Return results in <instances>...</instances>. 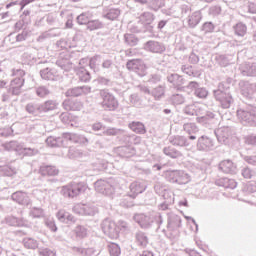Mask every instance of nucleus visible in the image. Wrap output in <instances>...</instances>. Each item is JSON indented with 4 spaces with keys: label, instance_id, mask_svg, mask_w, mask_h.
Instances as JSON below:
<instances>
[{
    "label": "nucleus",
    "instance_id": "nucleus-1",
    "mask_svg": "<svg viewBox=\"0 0 256 256\" xmlns=\"http://www.w3.org/2000/svg\"><path fill=\"white\" fill-rule=\"evenodd\" d=\"M165 178L169 183H178V185H187V183L191 181L189 174L185 173L183 170L167 171Z\"/></svg>",
    "mask_w": 256,
    "mask_h": 256
},
{
    "label": "nucleus",
    "instance_id": "nucleus-2",
    "mask_svg": "<svg viewBox=\"0 0 256 256\" xmlns=\"http://www.w3.org/2000/svg\"><path fill=\"white\" fill-rule=\"evenodd\" d=\"M94 188L97 193H101L107 197L115 195V181H113V179L98 180L94 183Z\"/></svg>",
    "mask_w": 256,
    "mask_h": 256
},
{
    "label": "nucleus",
    "instance_id": "nucleus-3",
    "mask_svg": "<svg viewBox=\"0 0 256 256\" xmlns=\"http://www.w3.org/2000/svg\"><path fill=\"white\" fill-rule=\"evenodd\" d=\"M73 213L76 215H82L84 217H95L99 213V208L95 204H75L72 208Z\"/></svg>",
    "mask_w": 256,
    "mask_h": 256
},
{
    "label": "nucleus",
    "instance_id": "nucleus-4",
    "mask_svg": "<svg viewBox=\"0 0 256 256\" xmlns=\"http://www.w3.org/2000/svg\"><path fill=\"white\" fill-rule=\"evenodd\" d=\"M101 229L104 235H107V237L110 239H119V233H121V229L114 221L105 219L101 223Z\"/></svg>",
    "mask_w": 256,
    "mask_h": 256
},
{
    "label": "nucleus",
    "instance_id": "nucleus-5",
    "mask_svg": "<svg viewBox=\"0 0 256 256\" xmlns=\"http://www.w3.org/2000/svg\"><path fill=\"white\" fill-rule=\"evenodd\" d=\"M84 189L83 184L72 183L62 187L61 193L64 197H77Z\"/></svg>",
    "mask_w": 256,
    "mask_h": 256
},
{
    "label": "nucleus",
    "instance_id": "nucleus-6",
    "mask_svg": "<svg viewBox=\"0 0 256 256\" xmlns=\"http://www.w3.org/2000/svg\"><path fill=\"white\" fill-rule=\"evenodd\" d=\"M130 191L128 193L130 199H135L137 195H141V193L145 192L147 189V184L145 181H135L130 184Z\"/></svg>",
    "mask_w": 256,
    "mask_h": 256
},
{
    "label": "nucleus",
    "instance_id": "nucleus-7",
    "mask_svg": "<svg viewBox=\"0 0 256 256\" xmlns=\"http://www.w3.org/2000/svg\"><path fill=\"white\" fill-rule=\"evenodd\" d=\"M134 221L140 225L142 229H149L153 225V216L151 214H136Z\"/></svg>",
    "mask_w": 256,
    "mask_h": 256
},
{
    "label": "nucleus",
    "instance_id": "nucleus-8",
    "mask_svg": "<svg viewBox=\"0 0 256 256\" xmlns=\"http://www.w3.org/2000/svg\"><path fill=\"white\" fill-rule=\"evenodd\" d=\"M11 199L12 201H15V203H18V205H29V203H31V199L27 193L23 191L14 192L11 195Z\"/></svg>",
    "mask_w": 256,
    "mask_h": 256
},
{
    "label": "nucleus",
    "instance_id": "nucleus-9",
    "mask_svg": "<svg viewBox=\"0 0 256 256\" xmlns=\"http://www.w3.org/2000/svg\"><path fill=\"white\" fill-rule=\"evenodd\" d=\"M56 217L61 223H75L77 221L75 216L65 210H59Z\"/></svg>",
    "mask_w": 256,
    "mask_h": 256
},
{
    "label": "nucleus",
    "instance_id": "nucleus-10",
    "mask_svg": "<svg viewBox=\"0 0 256 256\" xmlns=\"http://www.w3.org/2000/svg\"><path fill=\"white\" fill-rule=\"evenodd\" d=\"M169 231H175V229H179L181 227V217L178 215L172 214L168 217V225Z\"/></svg>",
    "mask_w": 256,
    "mask_h": 256
},
{
    "label": "nucleus",
    "instance_id": "nucleus-11",
    "mask_svg": "<svg viewBox=\"0 0 256 256\" xmlns=\"http://www.w3.org/2000/svg\"><path fill=\"white\" fill-rule=\"evenodd\" d=\"M39 171L43 176L48 175L49 177H55L56 175H59V169L51 165L41 166Z\"/></svg>",
    "mask_w": 256,
    "mask_h": 256
},
{
    "label": "nucleus",
    "instance_id": "nucleus-12",
    "mask_svg": "<svg viewBox=\"0 0 256 256\" xmlns=\"http://www.w3.org/2000/svg\"><path fill=\"white\" fill-rule=\"evenodd\" d=\"M220 171L223 173H236L237 167L233 164V161H222L219 164Z\"/></svg>",
    "mask_w": 256,
    "mask_h": 256
},
{
    "label": "nucleus",
    "instance_id": "nucleus-13",
    "mask_svg": "<svg viewBox=\"0 0 256 256\" xmlns=\"http://www.w3.org/2000/svg\"><path fill=\"white\" fill-rule=\"evenodd\" d=\"M72 251L76 253V255H81V256H92V255H97V251L93 248H81L74 246L72 247Z\"/></svg>",
    "mask_w": 256,
    "mask_h": 256
},
{
    "label": "nucleus",
    "instance_id": "nucleus-14",
    "mask_svg": "<svg viewBox=\"0 0 256 256\" xmlns=\"http://www.w3.org/2000/svg\"><path fill=\"white\" fill-rule=\"evenodd\" d=\"M129 71H139V69L145 70V64L140 59L130 60L126 64Z\"/></svg>",
    "mask_w": 256,
    "mask_h": 256
},
{
    "label": "nucleus",
    "instance_id": "nucleus-15",
    "mask_svg": "<svg viewBox=\"0 0 256 256\" xmlns=\"http://www.w3.org/2000/svg\"><path fill=\"white\" fill-rule=\"evenodd\" d=\"M23 85H25V80H23V78H15L11 82V89L13 95H19V93H21V87H23Z\"/></svg>",
    "mask_w": 256,
    "mask_h": 256
},
{
    "label": "nucleus",
    "instance_id": "nucleus-16",
    "mask_svg": "<svg viewBox=\"0 0 256 256\" xmlns=\"http://www.w3.org/2000/svg\"><path fill=\"white\" fill-rule=\"evenodd\" d=\"M129 128L134 133H138L140 135H145V133H147V130L145 129V125H143V123L141 122H132L129 124Z\"/></svg>",
    "mask_w": 256,
    "mask_h": 256
},
{
    "label": "nucleus",
    "instance_id": "nucleus-17",
    "mask_svg": "<svg viewBox=\"0 0 256 256\" xmlns=\"http://www.w3.org/2000/svg\"><path fill=\"white\" fill-rule=\"evenodd\" d=\"M135 237H136V243L139 247L145 248L149 244V238H147V235H145V233L137 232Z\"/></svg>",
    "mask_w": 256,
    "mask_h": 256
},
{
    "label": "nucleus",
    "instance_id": "nucleus-18",
    "mask_svg": "<svg viewBox=\"0 0 256 256\" xmlns=\"http://www.w3.org/2000/svg\"><path fill=\"white\" fill-rule=\"evenodd\" d=\"M15 173H17V171L9 165L0 166V177H11L15 175Z\"/></svg>",
    "mask_w": 256,
    "mask_h": 256
},
{
    "label": "nucleus",
    "instance_id": "nucleus-19",
    "mask_svg": "<svg viewBox=\"0 0 256 256\" xmlns=\"http://www.w3.org/2000/svg\"><path fill=\"white\" fill-rule=\"evenodd\" d=\"M23 245L26 249H37L39 247V242L33 238H24Z\"/></svg>",
    "mask_w": 256,
    "mask_h": 256
},
{
    "label": "nucleus",
    "instance_id": "nucleus-20",
    "mask_svg": "<svg viewBox=\"0 0 256 256\" xmlns=\"http://www.w3.org/2000/svg\"><path fill=\"white\" fill-rule=\"evenodd\" d=\"M222 183L217 182V185H220V187H226V189H236L237 188V182L234 180H229L227 178H223Z\"/></svg>",
    "mask_w": 256,
    "mask_h": 256
},
{
    "label": "nucleus",
    "instance_id": "nucleus-21",
    "mask_svg": "<svg viewBox=\"0 0 256 256\" xmlns=\"http://www.w3.org/2000/svg\"><path fill=\"white\" fill-rule=\"evenodd\" d=\"M74 232L76 237H78L79 239H85V237H87V228H85V226H82V225L76 226V228L74 229Z\"/></svg>",
    "mask_w": 256,
    "mask_h": 256
},
{
    "label": "nucleus",
    "instance_id": "nucleus-22",
    "mask_svg": "<svg viewBox=\"0 0 256 256\" xmlns=\"http://www.w3.org/2000/svg\"><path fill=\"white\" fill-rule=\"evenodd\" d=\"M109 253L111 256H120L121 255V248L119 245L112 243L108 245Z\"/></svg>",
    "mask_w": 256,
    "mask_h": 256
},
{
    "label": "nucleus",
    "instance_id": "nucleus-23",
    "mask_svg": "<svg viewBox=\"0 0 256 256\" xmlns=\"http://www.w3.org/2000/svg\"><path fill=\"white\" fill-rule=\"evenodd\" d=\"M235 33L239 37H244V35L247 33V26L242 23L237 24L235 27Z\"/></svg>",
    "mask_w": 256,
    "mask_h": 256
},
{
    "label": "nucleus",
    "instance_id": "nucleus-24",
    "mask_svg": "<svg viewBox=\"0 0 256 256\" xmlns=\"http://www.w3.org/2000/svg\"><path fill=\"white\" fill-rule=\"evenodd\" d=\"M125 41L126 43H128V45H131L132 47L137 45V43H139V39L136 38V36L133 34H126Z\"/></svg>",
    "mask_w": 256,
    "mask_h": 256
},
{
    "label": "nucleus",
    "instance_id": "nucleus-25",
    "mask_svg": "<svg viewBox=\"0 0 256 256\" xmlns=\"http://www.w3.org/2000/svg\"><path fill=\"white\" fill-rule=\"evenodd\" d=\"M87 27L89 31H97V29H101V22L99 20L89 21Z\"/></svg>",
    "mask_w": 256,
    "mask_h": 256
},
{
    "label": "nucleus",
    "instance_id": "nucleus-26",
    "mask_svg": "<svg viewBox=\"0 0 256 256\" xmlns=\"http://www.w3.org/2000/svg\"><path fill=\"white\" fill-rule=\"evenodd\" d=\"M44 223L48 229L52 230L54 233L57 231V225H55V219L45 218Z\"/></svg>",
    "mask_w": 256,
    "mask_h": 256
},
{
    "label": "nucleus",
    "instance_id": "nucleus-27",
    "mask_svg": "<svg viewBox=\"0 0 256 256\" xmlns=\"http://www.w3.org/2000/svg\"><path fill=\"white\" fill-rule=\"evenodd\" d=\"M30 217H33L34 219H39V217H43V209L41 208H32L30 210Z\"/></svg>",
    "mask_w": 256,
    "mask_h": 256
},
{
    "label": "nucleus",
    "instance_id": "nucleus-28",
    "mask_svg": "<svg viewBox=\"0 0 256 256\" xmlns=\"http://www.w3.org/2000/svg\"><path fill=\"white\" fill-rule=\"evenodd\" d=\"M209 145H211L209 138L202 137L198 141V147H200V149H207Z\"/></svg>",
    "mask_w": 256,
    "mask_h": 256
},
{
    "label": "nucleus",
    "instance_id": "nucleus-29",
    "mask_svg": "<svg viewBox=\"0 0 256 256\" xmlns=\"http://www.w3.org/2000/svg\"><path fill=\"white\" fill-rule=\"evenodd\" d=\"M161 197H163V199H165V201H167V203H171V201H173V192L171 190H164V192H162V194L160 195Z\"/></svg>",
    "mask_w": 256,
    "mask_h": 256
},
{
    "label": "nucleus",
    "instance_id": "nucleus-30",
    "mask_svg": "<svg viewBox=\"0 0 256 256\" xmlns=\"http://www.w3.org/2000/svg\"><path fill=\"white\" fill-rule=\"evenodd\" d=\"M202 31H204V33H213V31H215V25H213L212 22H206L202 26Z\"/></svg>",
    "mask_w": 256,
    "mask_h": 256
},
{
    "label": "nucleus",
    "instance_id": "nucleus-31",
    "mask_svg": "<svg viewBox=\"0 0 256 256\" xmlns=\"http://www.w3.org/2000/svg\"><path fill=\"white\" fill-rule=\"evenodd\" d=\"M120 15V11L119 9H111L108 13H107V17L108 19H110L111 21H115V19H117Z\"/></svg>",
    "mask_w": 256,
    "mask_h": 256
},
{
    "label": "nucleus",
    "instance_id": "nucleus-32",
    "mask_svg": "<svg viewBox=\"0 0 256 256\" xmlns=\"http://www.w3.org/2000/svg\"><path fill=\"white\" fill-rule=\"evenodd\" d=\"M77 21L80 25H88L89 24V16L87 14H81L77 17Z\"/></svg>",
    "mask_w": 256,
    "mask_h": 256
},
{
    "label": "nucleus",
    "instance_id": "nucleus-33",
    "mask_svg": "<svg viewBox=\"0 0 256 256\" xmlns=\"http://www.w3.org/2000/svg\"><path fill=\"white\" fill-rule=\"evenodd\" d=\"M38 253L40 256H55V252L49 248H40Z\"/></svg>",
    "mask_w": 256,
    "mask_h": 256
},
{
    "label": "nucleus",
    "instance_id": "nucleus-34",
    "mask_svg": "<svg viewBox=\"0 0 256 256\" xmlns=\"http://www.w3.org/2000/svg\"><path fill=\"white\" fill-rule=\"evenodd\" d=\"M164 190L166 189L165 186H163V184L158 182L154 185V191L155 193H157V195H163Z\"/></svg>",
    "mask_w": 256,
    "mask_h": 256
},
{
    "label": "nucleus",
    "instance_id": "nucleus-35",
    "mask_svg": "<svg viewBox=\"0 0 256 256\" xmlns=\"http://www.w3.org/2000/svg\"><path fill=\"white\" fill-rule=\"evenodd\" d=\"M129 194L128 196H126V198H124L121 202H120V205L122 207H133V202L129 201Z\"/></svg>",
    "mask_w": 256,
    "mask_h": 256
},
{
    "label": "nucleus",
    "instance_id": "nucleus-36",
    "mask_svg": "<svg viewBox=\"0 0 256 256\" xmlns=\"http://www.w3.org/2000/svg\"><path fill=\"white\" fill-rule=\"evenodd\" d=\"M37 153V150L32 149V148H25L23 150V154L26 155L27 157H33Z\"/></svg>",
    "mask_w": 256,
    "mask_h": 256
},
{
    "label": "nucleus",
    "instance_id": "nucleus-37",
    "mask_svg": "<svg viewBox=\"0 0 256 256\" xmlns=\"http://www.w3.org/2000/svg\"><path fill=\"white\" fill-rule=\"evenodd\" d=\"M107 167H109V162H98L97 171H107Z\"/></svg>",
    "mask_w": 256,
    "mask_h": 256
},
{
    "label": "nucleus",
    "instance_id": "nucleus-38",
    "mask_svg": "<svg viewBox=\"0 0 256 256\" xmlns=\"http://www.w3.org/2000/svg\"><path fill=\"white\" fill-rule=\"evenodd\" d=\"M242 175H243V178H244V179H251V177H252L251 169H249V168H244V169L242 170Z\"/></svg>",
    "mask_w": 256,
    "mask_h": 256
},
{
    "label": "nucleus",
    "instance_id": "nucleus-39",
    "mask_svg": "<svg viewBox=\"0 0 256 256\" xmlns=\"http://www.w3.org/2000/svg\"><path fill=\"white\" fill-rule=\"evenodd\" d=\"M118 227H119L120 231H127L129 229V224H127V222H125V221H119Z\"/></svg>",
    "mask_w": 256,
    "mask_h": 256
},
{
    "label": "nucleus",
    "instance_id": "nucleus-40",
    "mask_svg": "<svg viewBox=\"0 0 256 256\" xmlns=\"http://www.w3.org/2000/svg\"><path fill=\"white\" fill-rule=\"evenodd\" d=\"M105 105H107L109 109H115V107H117V101H115L113 98H110V102H106Z\"/></svg>",
    "mask_w": 256,
    "mask_h": 256
},
{
    "label": "nucleus",
    "instance_id": "nucleus-41",
    "mask_svg": "<svg viewBox=\"0 0 256 256\" xmlns=\"http://www.w3.org/2000/svg\"><path fill=\"white\" fill-rule=\"evenodd\" d=\"M197 97H200L201 99H205V97H207V91H205L204 89L198 90Z\"/></svg>",
    "mask_w": 256,
    "mask_h": 256
},
{
    "label": "nucleus",
    "instance_id": "nucleus-42",
    "mask_svg": "<svg viewBox=\"0 0 256 256\" xmlns=\"http://www.w3.org/2000/svg\"><path fill=\"white\" fill-rule=\"evenodd\" d=\"M7 222L9 223V225H12L13 227L19 225L17 223V218H15V217L7 218Z\"/></svg>",
    "mask_w": 256,
    "mask_h": 256
},
{
    "label": "nucleus",
    "instance_id": "nucleus-43",
    "mask_svg": "<svg viewBox=\"0 0 256 256\" xmlns=\"http://www.w3.org/2000/svg\"><path fill=\"white\" fill-rule=\"evenodd\" d=\"M159 209L161 211H167V209H169V204H167V202H164V203L159 205Z\"/></svg>",
    "mask_w": 256,
    "mask_h": 256
},
{
    "label": "nucleus",
    "instance_id": "nucleus-44",
    "mask_svg": "<svg viewBox=\"0 0 256 256\" xmlns=\"http://www.w3.org/2000/svg\"><path fill=\"white\" fill-rule=\"evenodd\" d=\"M138 256H153V252L145 250V251L138 253Z\"/></svg>",
    "mask_w": 256,
    "mask_h": 256
},
{
    "label": "nucleus",
    "instance_id": "nucleus-45",
    "mask_svg": "<svg viewBox=\"0 0 256 256\" xmlns=\"http://www.w3.org/2000/svg\"><path fill=\"white\" fill-rule=\"evenodd\" d=\"M29 3H31V0H22V1L20 2L21 10L25 9V6H26V5H29Z\"/></svg>",
    "mask_w": 256,
    "mask_h": 256
},
{
    "label": "nucleus",
    "instance_id": "nucleus-46",
    "mask_svg": "<svg viewBox=\"0 0 256 256\" xmlns=\"http://www.w3.org/2000/svg\"><path fill=\"white\" fill-rule=\"evenodd\" d=\"M170 151H171L170 148H165L164 149V153H166V155H169L170 157H177V154H173Z\"/></svg>",
    "mask_w": 256,
    "mask_h": 256
},
{
    "label": "nucleus",
    "instance_id": "nucleus-47",
    "mask_svg": "<svg viewBox=\"0 0 256 256\" xmlns=\"http://www.w3.org/2000/svg\"><path fill=\"white\" fill-rule=\"evenodd\" d=\"M165 25H167V21H164V20L160 21L158 23V29H163V27H165Z\"/></svg>",
    "mask_w": 256,
    "mask_h": 256
},
{
    "label": "nucleus",
    "instance_id": "nucleus-48",
    "mask_svg": "<svg viewBox=\"0 0 256 256\" xmlns=\"http://www.w3.org/2000/svg\"><path fill=\"white\" fill-rule=\"evenodd\" d=\"M66 29H73V21L68 20L66 22Z\"/></svg>",
    "mask_w": 256,
    "mask_h": 256
},
{
    "label": "nucleus",
    "instance_id": "nucleus-49",
    "mask_svg": "<svg viewBox=\"0 0 256 256\" xmlns=\"http://www.w3.org/2000/svg\"><path fill=\"white\" fill-rule=\"evenodd\" d=\"M189 256H201V255H199V253H197V252L191 250V251L189 252Z\"/></svg>",
    "mask_w": 256,
    "mask_h": 256
},
{
    "label": "nucleus",
    "instance_id": "nucleus-50",
    "mask_svg": "<svg viewBox=\"0 0 256 256\" xmlns=\"http://www.w3.org/2000/svg\"><path fill=\"white\" fill-rule=\"evenodd\" d=\"M13 5H17V2H11L6 5V9H9V7H13Z\"/></svg>",
    "mask_w": 256,
    "mask_h": 256
},
{
    "label": "nucleus",
    "instance_id": "nucleus-51",
    "mask_svg": "<svg viewBox=\"0 0 256 256\" xmlns=\"http://www.w3.org/2000/svg\"><path fill=\"white\" fill-rule=\"evenodd\" d=\"M231 103L230 102H227V103H225V102H222V106L224 107V108H229V105H230Z\"/></svg>",
    "mask_w": 256,
    "mask_h": 256
},
{
    "label": "nucleus",
    "instance_id": "nucleus-52",
    "mask_svg": "<svg viewBox=\"0 0 256 256\" xmlns=\"http://www.w3.org/2000/svg\"><path fill=\"white\" fill-rule=\"evenodd\" d=\"M99 129H101V124L94 125V130L95 131H99Z\"/></svg>",
    "mask_w": 256,
    "mask_h": 256
},
{
    "label": "nucleus",
    "instance_id": "nucleus-53",
    "mask_svg": "<svg viewBox=\"0 0 256 256\" xmlns=\"http://www.w3.org/2000/svg\"><path fill=\"white\" fill-rule=\"evenodd\" d=\"M180 205H183L184 207H188L187 200L180 201Z\"/></svg>",
    "mask_w": 256,
    "mask_h": 256
},
{
    "label": "nucleus",
    "instance_id": "nucleus-54",
    "mask_svg": "<svg viewBox=\"0 0 256 256\" xmlns=\"http://www.w3.org/2000/svg\"><path fill=\"white\" fill-rule=\"evenodd\" d=\"M154 168H156L157 171H161V165H154Z\"/></svg>",
    "mask_w": 256,
    "mask_h": 256
},
{
    "label": "nucleus",
    "instance_id": "nucleus-55",
    "mask_svg": "<svg viewBox=\"0 0 256 256\" xmlns=\"http://www.w3.org/2000/svg\"><path fill=\"white\" fill-rule=\"evenodd\" d=\"M157 217H158V219L160 221V224L163 223V220L161 219V215L157 214Z\"/></svg>",
    "mask_w": 256,
    "mask_h": 256
},
{
    "label": "nucleus",
    "instance_id": "nucleus-56",
    "mask_svg": "<svg viewBox=\"0 0 256 256\" xmlns=\"http://www.w3.org/2000/svg\"><path fill=\"white\" fill-rule=\"evenodd\" d=\"M164 113L169 114V113H171V110L165 109V110H164Z\"/></svg>",
    "mask_w": 256,
    "mask_h": 256
},
{
    "label": "nucleus",
    "instance_id": "nucleus-57",
    "mask_svg": "<svg viewBox=\"0 0 256 256\" xmlns=\"http://www.w3.org/2000/svg\"><path fill=\"white\" fill-rule=\"evenodd\" d=\"M41 91H43V89H39V90L37 91V94H38V95H41Z\"/></svg>",
    "mask_w": 256,
    "mask_h": 256
},
{
    "label": "nucleus",
    "instance_id": "nucleus-58",
    "mask_svg": "<svg viewBox=\"0 0 256 256\" xmlns=\"http://www.w3.org/2000/svg\"><path fill=\"white\" fill-rule=\"evenodd\" d=\"M3 253V247L0 246V255Z\"/></svg>",
    "mask_w": 256,
    "mask_h": 256
},
{
    "label": "nucleus",
    "instance_id": "nucleus-59",
    "mask_svg": "<svg viewBox=\"0 0 256 256\" xmlns=\"http://www.w3.org/2000/svg\"><path fill=\"white\" fill-rule=\"evenodd\" d=\"M206 3H213V0H206Z\"/></svg>",
    "mask_w": 256,
    "mask_h": 256
},
{
    "label": "nucleus",
    "instance_id": "nucleus-60",
    "mask_svg": "<svg viewBox=\"0 0 256 256\" xmlns=\"http://www.w3.org/2000/svg\"><path fill=\"white\" fill-rule=\"evenodd\" d=\"M153 47H157V43H152Z\"/></svg>",
    "mask_w": 256,
    "mask_h": 256
},
{
    "label": "nucleus",
    "instance_id": "nucleus-61",
    "mask_svg": "<svg viewBox=\"0 0 256 256\" xmlns=\"http://www.w3.org/2000/svg\"><path fill=\"white\" fill-rule=\"evenodd\" d=\"M190 139H192V140L195 139V136H190Z\"/></svg>",
    "mask_w": 256,
    "mask_h": 256
},
{
    "label": "nucleus",
    "instance_id": "nucleus-62",
    "mask_svg": "<svg viewBox=\"0 0 256 256\" xmlns=\"http://www.w3.org/2000/svg\"><path fill=\"white\" fill-rule=\"evenodd\" d=\"M193 223L195 224V220H193Z\"/></svg>",
    "mask_w": 256,
    "mask_h": 256
},
{
    "label": "nucleus",
    "instance_id": "nucleus-63",
    "mask_svg": "<svg viewBox=\"0 0 256 256\" xmlns=\"http://www.w3.org/2000/svg\"><path fill=\"white\" fill-rule=\"evenodd\" d=\"M74 1H79V0H74Z\"/></svg>",
    "mask_w": 256,
    "mask_h": 256
}]
</instances>
